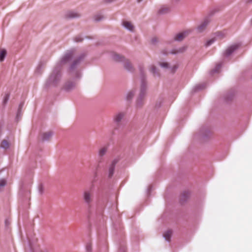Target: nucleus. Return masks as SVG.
Segmentation results:
<instances>
[{
  "mask_svg": "<svg viewBox=\"0 0 252 252\" xmlns=\"http://www.w3.org/2000/svg\"><path fill=\"white\" fill-rule=\"evenodd\" d=\"M223 36H224V35L223 34L222 35L221 32H218V34L217 35V37H215V38L220 39V38H222Z\"/></svg>",
  "mask_w": 252,
  "mask_h": 252,
  "instance_id": "nucleus-21",
  "label": "nucleus"
},
{
  "mask_svg": "<svg viewBox=\"0 0 252 252\" xmlns=\"http://www.w3.org/2000/svg\"><path fill=\"white\" fill-rule=\"evenodd\" d=\"M83 198L86 203L90 204L93 200V193L91 190H87L84 191Z\"/></svg>",
  "mask_w": 252,
  "mask_h": 252,
  "instance_id": "nucleus-1",
  "label": "nucleus"
},
{
  "mask_svg": "<svg viewBox=\"0 0 252 252\" xmlns=\"http://www.w3.org/2000/svg\"><path fill=\"white\" fill-rule=\"evenodd\" d=\"M107 151V148L106 147L101 148L99 151V155L100 156H104Z\"/></svg>",
  "mask_w": 252,
  "mask_h": 252,
  "instance_id": "nucleus-13",
  "label": "nucleus"
},
{
  "mask_svg": "<svg viewBox=\"0 0 252 252\" xmlns=\"http://www.w3.org/2000/svg\"><path fill=\"white\" fill-rule=\"evenodd\" d=\"M125 114L123 112H119L115 114L113 118L114 122L117 124H119L123 119Z\"/></svg>",
  "mask_w": 252,
  "mask_h": 252,
  "instance_id": "nucleus-2",
  "label": "nucleus"
},
{
  "mask_svg": "<svg viewBox=\"0 0 252 252\" xmlns=\"http://www.w3.org/2000/svg\"><path fill=\"white\" fill-rule=\"evenodd\" d=\"M116 162H117V161L115 160L113 161L109 167V177H111L114 174L115 166L116 164Z\"/></svg>",
  "mask_w": 252,
  "mask_h": 252,
  "instance_id": "nucleus-5",
  "label": "nucleus"
},
{
  "mask_svg": "<svg viewBox=\"0 0 252 252\" xmlns=\"http://www.w3.org/2000/svg\"><path fill=\"white\" fill-rule=\"evenodd\" d=\"M189 34V32L185 31L177 34L175 37V39L177 41L182 40Z\"/></svg>",
  "mask_w": 252,
  "mask_h": 252,
  "instance_id": "nucleus-3",
  "label": "nucleus"
},
{
  "mask_svg": "<svg viewBox=\"0 0 252 252\" xmlns=\"http://www.w3.org/2000/svg\"><path fill=\"white\" fill-rule=\"evenodd\" d=\"M208 24L207 21H204L200 25H199L198 27V30L199 32L202 31L204 28L206 27Z\"/></svg>",
  "mask_w": 252,
  "mask_h": 252,
  "instance_id": "nucleus-9",
  "label": "nucleus"
},
{
  "mask_svg": "<svg viewBox=\"0 0 252 252\" xmlns=\"http://www.w3.org/2000/svg\"><path fill=\"white\" fill-rule=\"evenodd\" d=\"M67 16L69 18H74L78 17L79 15L77 13H75L74 12L70 11L67 13Z\"/></svg>",
  "mask_w": 252,
  "mask_h": 252,
  "instance_id": "nucleus-14",
  "label": "nucleus"
},
{
  "mask_svg": "<svg viewBox=\"0 0 252 252\" xmlns=\"http://www.w3.org/2000/svg\"><path fill=\"white\" fill-rule=\"evenodd\" d=\"M125 67L128 69V70L129 71H131L132 70V66L130 63L128 62H126V63H125Z\"/></svg>",
  "mask_w": 252,
  "mask_h": 252,
  "instance_id": "nucleus-16",
  "label": "nucleus"
},
{
  "mask_svg": "<svg viewBox=\"0 0 252 252\" xmlns=\"http://www.w3.org/2000/svg\"><path fill=\"white\" fill-rule=\"evenodd\" d=\"M71 86H69V84H67L66 85L65 87H66V89H68V90L70 89L71 88H72V87H73V86H75V84L74 83H71Z\"/></svg>",
  "mask_w": 252,
  "mask_h": 252,
  "instance_id": "nucleus-23",
  "label": "nucleus"
},
{
  "mask_svg": "<svg viewBox=\"0 0 252 252\" xmlns=\"http://www.w3.org/2000/svg\"><path fill=\"white\" fill-rule=\"evenodd\" d=\"M215 40H216V39L213 38V39H211L208 40L205 44V46L206 47H208V46L211 45L215 41Z\"/></svg>",
  "mask_w": 252,
  "mask_h": 252,
  "instance_id": "nucleus-18",
  "label": "nucleus"
},
{
  "mask_svg": "<svg viewBox=\"0 0 252 252\" xmlns=\"http://www.w3.org/2000/svg\"><path fill=\"white\" fill-rule=\"evenodd\" d=\"M113 0H107V1H108V2H110V1H113Z\"/></svg>",
  "mask_w": 252,
  "mask_h": 252,
  "instance_id": "nucleus-27",
  "label": "nucleus"
},
{
  "mask_svg": "<svg viewBox=\"0 0 252 252\" xmlns=\"http://www.w3.org/2000/svg\"><path fill=\"white\" fill-rule=\"evenodd\" d=\"M82 38H79L78 39V38L76 37V38H75V41H76V42H80V41H82Z\"/></svg>",
  "mask_w": 252,
  "mask_h": 252,
  "instance_id": "nucleus-26",
  "label": "nucleus"
},
{
  "mask_svg": "<svg viewBox=\"0 0 252 252\" xmlns=\"http://www.w3.org/2000/svg\"><path fill=\"white\" fill-rule=\"evenodd\" d=\"M123 59V57L118 54H114L113 55V59L115 61H121Z\"/></svg>",
  "mask_w": 252,
  "mask_h": 252,
  "instance_id": "nucleus-11",
  "label": "nucleus"
},
{
  "mask_svg": "<svg viewBox=\"0 0 252 252\" xmlns=\"http://www.w3.org/2000/svg\"><path fill=\"white\" fill-rule=\"evenodd\" d=\"M9 98V94H6L4 96V97L3 99V102L4 103H6L7 102Z\"/></svg>",
  "mask_w": 252,
  "mask_h": 252,
  "instance_id": "nucleus-20",
  "label": "nucleus"
},
{
  "mask_svg": "<svg viewBox=\"0 0 252 252\" xmlns=\"http://www.w3.org/2000/svg\"><path fill=\"white\" fill-rule=\"evenodd\" d=\"M186 50L185 47H183L182 48H179L178 50L173 51L171 52L172 54H176L178 53H181L183 52Z\"/></svg>",
  "mask_w": 252,
  "mask_h": 252,
  "instance_id": "nucleus-15",
  "label": "nucleus"
},
{
  "mask_svg": "<svg viewBox=\"0 0 252 252\" xmlns=\"http://www.w3.org/2000/svg\"><path fill=\"white\" fill-rule=\"evenodd\" d=\"M6 51L4 49H0V62H2L5 58Z\"/></svg>",
  "mask_w": 252,
  "mask_h": 252,
  "instance_id": "nucleus-8",
  "label": "nucleus"
},
{
  "mask_svg": "<svg viewBox=\"0 0 252 252\" xmlns=\"http://www.w3.org/2000/svg\"><path fill=\"white\" fill-rule=\"evenodd\" d=\"M91 245L90 244H88L86 246V249L88 251H90L91 250Z\"/></svg>",
  "mask_w": 252,
  "mask_h": 252,
  "instance_id": "nucleus-25",
  "label": "nucleus"
},
{
  "mask_svg": "<svg viewBox=\"0 0 252 252\" xmlns=\"http://www.w3.org/2000/svg\"><path fill=\"white\" fill-rule=\"evenodd\" d=\"M160 65L164 68H167L168 67V63H167L163 62V63H160Z\"/></svg>",
  "mask_w": 252,
  "mask_h": 252,
  "instance_id": "nucleus-19",
  "label": "nucleus"
},
{
  "mask_svg": "<svg viewBox=\"0 0 252 252\" xmlns=\"http://www.w3.org/2000/svg\"><path fill=\"white\" fill-rule=\"evenodd\" d=\"M52 135L51 131H48L43 133L41 135L42 140H48L50 139Z\"/></svg>",
  "mask_w": 252,
  "mask_h": 252,
  "instance_id": "nucleus-6",
  "label": "nucleus"
},
{
  "mask_svg": "<svg viewBox=\"0 0 252 252\" xmlns=\"http://www.w3.org/2000/svg\"><path fill=\"white\" fill-rule=\"evenodd\" d=\"M171 234H172V232L171 230H168L165 232V233L164 234V237L166 240H167V241L170 240V238L171 237Z\"/></svg>",
  "mask_w": 252,
  "mask_h": 252,
  "instance_id": "nucleus-12",
  "label": "nucleus"
},
{
  "mask_svg": "<svg viewBox=\"0 0 252 252\" xmlns=\"http://www.w3.org/2000/svg\"><path fill=\"white\" fill-rule=\"evenodd\" d=\"M239 46L238 44H234L230 46L225 51V54L227 56L230 55Z\"/></svg>",
  "mask_w": 252,
  "mask_h": 252,
  "instance_id": "nucleus-4",
  "label": "nucleus"
},
{
  "mask_svg": "<svg viewBox=\"0 0 252 252\" xmlns=\"http://www.w3.org/2000/svg\"><path fill=\"white\" fill-rule=\"evenodd\" d=\"M133 95H134V94H133V92H129L127 94V99H130L131 98H132V97L133 96Z\"/></svg>",
  "mask_w": 252,
  "mask_h": 252,
  "instance_id": "nucleus-22",
  "label": "nucleus"
},
{
  "mask_svg": "<svg viewBox=\"0 0 252 252\" xmlns=\"http://www.w3.org/2000/svg\"><path fill=\"white\" fill-rule=\"evenodd\" d=\"M9 146V142L6 140H3L1 143L0 147L4 149H7Z\"/></svg>",
  "mask_w": 252,
  "mask_h": 252,
  "instance_id": "nucleus-10",
  "label": "nucleus"
},
{
  "mask_svg": "<svg viewBox=\"0 0 252 252\" xmlns=\"http://www.w3.org/2000/svg\"><path fill=\"white\" fill-rule=\"evenodd\" d=\"M145 89V85L144 83H142L141 85V93H140V96H143L144 94V91Z\"/></svg>",
  "mask_w": 252,
  "mask_h": 252,
  "instance_id": "nucleus-17",
  "label": "nucleus"
},
{
  "mask_svg": "<svg viewBox=\"0 0 252 252\" xmlns=\"http://www.w3.org/2000/svg\"><path fill=\"white\" fill-rule=\"evenodd\" d=\"M123 26L128 30L132 31L134 27L132 23L128 21H124L123 23Z\"/></svg>",
  "mask_w": 252,
  "mask_h": 252,
  "instance_id": "nucleus-7",
  "label": "nucleus"
},
{
  "mask_svg": "<svg viewBox=\"0 0 252 252\" xmlns=\"http://www.w3.org/2000/svg\"><path fill=\"white\" fill-rule=\"evenodd\" d=\"M155 70H156V67L155 66H152L151 68H150V70L154 74L155 73Z\"/></svg>",
  "mask_w": 252,
  "mask_h": 252,
  "instance_id": "nucleus-24",
  "label": "nucleus"
}]
</instances>
